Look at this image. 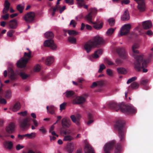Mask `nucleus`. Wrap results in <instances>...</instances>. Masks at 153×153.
I'll return each instance as SVG.
<instances>
[{"label": "nucleus", "mask_w": 153, "mask_h": 153, "mask_svg": "<svg viewBox=\"0 0 153 153\" xmlns=\"http://www.w3.org/2000/svg\"><path fill=\"white\" fill-rule=\"evenodd\" d=\"M66 105L67 103L65 102H64L61 104L60 105V110L62 111L63 110L65 109Z\"/></svg>", "instance_id": "obj_48"}, {"label": "nucleus", "mask_w": 153, "mask_h": 153, "mask_svg": "<svg viewBox=\"0 0 153 153\" xmlns=\"http://www.w3.org/2000/svg\"><path fill=\"white\" fill-rule=\"evenodd\" d=\"M35 16L34 13L31 12H28L25 15L23 18L27 23H31L34 20Z\"/></svg>", "instance_id": "obj_10"}, {"label": "nucleus", "mask_w": 153, "mask_h": 153, "mask_svg": "<svg viewBox=\"0 0 153 153\" xmlns=\"http://www.w3.org/2000/svg\"><path fill=\"white\" fill-rule=\"evenodd\" d=\"M36 135V133L34 132H32L30 134H25V137H27V138L30 139L35 137Z\"/></svg>", "instance_id": "obj_36"}, {"label": "nucleus", "mask_w": 153, "mask_h": 153, "mask_svg": "<svg viewBox=\"0 0 153 153\" xmlns=\"http://www.w3.org/2000/svg\"><path fill=\"white\" fill-rule=\"evenodd\" d=\"M31 52L29 50V52L28 53L25 52L24 53V56L25 57H27V58H22L17 62V66L18 68H23L26 67V64L29 59L32 57L31 56Z\"/></svg>", "instance_id": "obj_7"}, {"label": "nucleus", "mask_w": 153, "mask_h": 153, "mask_svg": "<svg viewBox=\"0 0 153 153\" xmlns=\"http://www.w3.org/2000/svg\"><path fill=\"white\" fill-rule=\"evenodd\" d=\"M119 56L123 59H126L128 58V54L124 47H118L114 49Z\"/></svg>", "instance_id": "obj_9"}, {"label": "nucleus", "mask_w": 153, "mask_h": 153, "mask_svg": "<svg viewBox=\"0 0 153 153\" xmlns=\"http://www.w3.org/2000/svg\"><path fill=\"white\" fill-rule=\"evenodd\" d=\"M67 128L65 127H63L60 129V134L62 135L67 134Z\"/></svg>", "instance_id": "obj_37"}, {"label": "nucleus", "mask_w": 153, "mask_h": 153, "mask_svg": "<svg viewBox=\"0 0 153 153\" xmlns=\"http://www.w3.org/2000/svg\"><path fill=\"white\" fill-rule=\"evenodd\" d=\"M106 73L108 76L111 77H112L113 76V73L112 71L110 69H107Z\"/></svg>", "instance_id": "obj_44"}, {"label": "nucleus", "mask_w": 153, "mask_h": 153, "mask_svg": "<svg viewBox=\"0 0 153 153\" xmlns=\"http://www.w3.org/2000/svg\"><path fill=\"white\" fill-rule=\"evenodd\" d=\"M54 61V58L52 56L48 57L45 59V64L48 66L50 65Z\"/></svg>", "instance_id": "obj_23"}, {"label": "nucleus", "mask_w": 153, "mask_h": 153, "mask_svg": "<svg viewBox=\"0 0 153 153\" xmlns=\"http://www.w3.org/2000/svg\"><path fill=\"white\" fill-rule=\"evenodd\" d=\"M46 108L50 114H55V110L56 108L53 106L51 105L49 106H47Z\"/></svg>", "instance_id": "obj_25"}, {"label": "nucleus", "mask_w": 153, "mask_h": 153, "mask_svg": "<svg viewBox=\"0 0 153 153\" xmlns=\"http://www.w3.org/2000/svg\"><path fill=\"white\" fill-rule=\"evenodd\" d=\"M74 0H65L66 3L70 5H72L74 4Z\"/></svg>", "instance_id": "obj_62"}, {"label": "nucleus", "mask_w": 153, "mask_h": 153, "mask_svg": "<svg viewBox=\"0 0 153 153\" xmlns=\"http://www.w3.org/2000/svg\"><path fill=\"white\" fill-rule=\"evenodd\" d=\"M85 153H95L92 147L89 144H87L85 147Z\"/></svg>", "instance_id": "obj_21"}, {"label": "nucleus", "mask_w": 153, "mask_h": 153, "mask_svg": "<svg viewBox=\"0 0 153 153\" xmlns=\"http://www.w3.org/2000/svg\"><path fill=\"white\" fill-rule=\"evenodd\" d=\"M131 28V25L129 24H126L123 26L120 31V36H123L128 33Z\"/></svg>", "instance_id": "obj_11"}, {"label": "nucleus", "mask_w": 153, "mask_h": 153, "mask_svg": "<svg viewBox=\"0 0 153 153\" xmlns=\"http://www.w3.org/2000/svg\"><path fill=\"white\" fill-rule=\"evenodd\" d=\"M76 1L78 3L79 5V6L81 7H82L83 6L84 7V8L88 9V6L87 5H85L83 3L84 2V0H76Z\"/></svg>", "instance_id": "obj_33"}, {"label": "nucleus", "mask_w": 153, "mask_h": 153, "mask_svg": "<svg viewBox=\"0 0 153 153\" xmlns=\"http://www.w3.org/2000/svg\"><path fill=\"white\" fill-rule=\"evenodd\" d=\"M139 46L137 44H134L132 46V49L133 52L135 53H138L139 51L136 49L138 48Z\"/></svg>", "instance_id": "obj_31"}, {"label": "nucleus", "mask_w": 153, "mask_h": 153, "mask_svg": "<svg viewBox=\"0 0 153 153\" xmlns=\"http://www.w3.org/2000/svg\"><path fill=\"white\" fill-rule=\"evenodd\" d=\"M21 108L20 104L19 102H16L12 108V110L14 112H16L19 110Z\"/></svg>", "instance_id": "obj_26"}, {"label": "nucleus", "mask_w": 153, "mask_h": 153, "mask_svg": "<svg viewBox=\"0 0 153 153\" xmlns=\"http://www.w3.org/2000/svg\"><path fill=\"white\" fill-rule=\"evenodd\" d=\"M9 25L11 29H16L17 26L16 20L15 19H13L10 21L9 22Z\"/></svg>", "instance_id": "obj_20"}, {"label": "nucleus", "mask_w": 153, "mask_h": 153, "mask_svg": "<svg viewBox=\"0 0 153 153\" xmlns=\"http://www.w3.org/2000/svg\"><path fill=\"white\" fill-rule=\"evenodd\" d=\"M71 123L70 119L67 117L63 118L61 121V124L63 127L68 128L71 126Z\"/></svg>", "instance_id": "obj_14"}, {"label": "nucleus", "mask_w": 153, "mask_h": 153, "mask_svg": "<svg viewBox=\"0 0 153 153\" xmlns=\"http://www.w3.org/2000/svg\"><path fill=\"white\" fill-rule=\"evenodd\" d=\"M11 96V92L10 90H8L7 91L5 92V97L7 98H10Z\"/></svg>", "instance_id": "obj_42"}, {"label": "nucleus", "mask_w": 153, "mask_h": 153, "mask_svg": "<svg viewBox=\"0 0 153 153\" xmlns=\"http://www.w3.org/2000/svg\"><path fill=\"white\" fill-rule=\"evenodd\" d=\"M85 19L89 23L94 24L93 27L96 30L100 29L102 27L103 25L102 22H101L100 24H99L97 22H94L92 21V16L91 13H89L85 17Z\"/></svg>", "instance_id": "obj_8"}, {"label": "nucleus", "mask_w": 153, "mask_h": 153, "mask_svg": "<svg viewBox=\"0 0 153 153\" xmlns=\"http://www.w3.org/2000/svg\"><path fill=\"white\" fill-rule=\"evenodd\" d=\"M10 5V3L7 0H6L4 2V7L9 8Z\"/></svg>", "instance_id": "obj_59"}, {"label": "nucleus", "mask_w": 153, "mask_h": 153, "mask_svg": "<svg viewBox=\"0 0 153 153\" xmlns=\"http://www.w3.org/2000/svg\"><path fill=\"white\" fill-rule=\"evenodd\" d=\"M124 121L121 120L116 121L114 127L115 131L118 132V135L120 141H123L125 139V133L124 130Z\"/></svg>", "instance_id": "obj_4"}, {"label": "nucleus", "mask_w": 153, "mask_h": 153, "mask_svg": "<svg viewBox=\"0 0 153 153\" xmlns=\"http://www.w3.org/2000/svg\"><path fill=\"white\" fill-rule=\"evenodd\" d=\"M19 75L23 79H27L30 76V74H27L23 72H21L19 74Z\"/></svg>", "instance_id": "obj_27"}, {"label": "nucleus", "mask_w": 153, "mask_h": 153, "mask_svg": "<svg viewBox=\"0 0 153 153\" xmlns=\"http://www.w3.org/2000/svg\"><path fill=\"white\" fill-rule=\"evenodd\" d=\"M39 131L43 134H45L47 132V130L43 126L40 127L39 129Z\"/></svg>", "instance_id": "obj_46"}, {"label": "nucleus", "mask_w": 153, "mask_h": 153, "mask_svg": "<svg viewBox=\"0 0 153 153\" xmlns=\"http://www.w3.org/2000/svg\"><path fill=\"white\" fill-rule=\"evenodd\" d=\"M104 43V41L102 37L97 36L94 37L93 40H89L84 45V48L88 53L91 51L93 48L103 44Z\"/></svg>", "instance_id": "obj_3"}, {"label": "nucleus", "mask_w": 153, "mask_h": 153, "mask_svg": "<svg viewBox=\"0 0 153 153\" xmlns=\"http://www.w3.org/2000/svg\"><path fill=\"white\" fill-rule=\"evenodd\" d=\"M137 78L136 77L134 76L129 79L127 82V83L129 84L130 83H131L132 82L135 80Z\"/></svg>", "instance_id": "obj_49"}, {"label": "nucleus", "mask_w": 153, "mask_h": 153, "mask_svg": "<svg viewBox=\"0 0 153 153\" xmlns=\"http://www.w3.org/2000/svg\"><path fill=\"white\" fill-rule=\"evenodd\" d=\"M130 2L129 0H123L121 1V4H127Z\"/></svg>", "instance_id": "obj_64"}, {"label": "nucleus", "mask_w": 153, "mask_h": 153, "mask_svg": "<svg viewBox=\"0 0 153 153\" xmlns=\"http://www.w3.org/2000/svg\"><path fill=\"white\" fill-rule=\"evenodd\" d=\"M102 52V51L101 49H99L96 51L94 54L93 55V57L94 58H97L99 57V56L98 55L101 54Z\"/></svg>", "instance_id": "obj_30"}, {"label": "nucleus", "mask_w": 153, "mask_h": 153, "mask_svg": "<svg viewBox=\"0 0 153 153\" xmlns=\"http://www.w3.org/2000/svg\"><path fill=\"white\" fill-rule=\"evenodd\" d=\"M15 125L13 123H11L6 128V131L10 134L13 133L15 131Z\"/></svg>", "instance_id": "obj_16"}, {"label": "nucleus", "mask_w": 153, "mask_h": 153, "mask_svg": "<svg viewBox=\"0 0 153 153\" xmlns=\"http://www.w3.org/2000/svg\"><path fill=\"white\" fill-rule=\"evenodd\" d=\"M2 17L4 20H7L9 17V15L8 14H6L5 15L2 16Z\"/></svg>", "instance_id": "obj_63"}, {"label": "nucleus", "mask_w": 153, "mask_h": 153, "mask_svg": "<svg viewBox=\"0 0 153 153\" xmlns=\"http://www.w3.org/2000/svg\"><path fill=\"white\" fill-rule=\"evenodd\" d=\"M4 148L9 150H11L13 148V144L12 142L9 141H5L3 143Z\"/></svg>", "instance_id": "obj_18"}, {"label": "nucleus", "mask_w": 153, "mask_h": 153, "mask_svg": "<svg viewBox=\"0 0 153 153\" xmlns=\"http://www.w3.org/2000/svg\"><path fill=\"white\" fill-rule=\"evenodd\" d=\"M68 41L69 42L72 44H76V38L72 36H70L68 37Z\"/></svg>", "instance_id": "obj_35"}, {"label": "nucleus", "mask_w": 153, "mask_h": 153, "mask_svg": "<svg viewBox=\"0 0 153 153\" xmlns=\"http://www.w3.org/2000/svg\"><path fill=\"white\" fill-rule=\"evenodd\" d=\"M142 25L144 29H147L152 27V23L150 21H147L143 22Z\"/></svg>", "instance_id": "obj_19"}, {"label": "nucleus", "mask_w": 153, "mask_h": 153, "mask_svg": "<svg viewBox=\"0 0 153 153\" xmlns=\"http://www.w3.org/2000/svg\"><path fill=\"white\" fill-rule=\"evenodd\" d=\"M85 101L84 97H77L73 100L72 103L74 104H81L84 103Z\"/></svg>", "instance_id": "obj_17"}, {"label": "nucleus", "mask_w": 153, "mask_h": 153, "mask_svg": "<svg viewBox=\"0 0 153 153\" xmlns=\"http://www.w3.org/2000/svg\"><path fill=\"white\" fill-rule=\"evenodd\" d=\"M115 28H110L108 29L106 32V34L108 36L111 35L115 31Z\"/></svg>", "instance_id": "obj_39"}, {"label": "nucleus", "mask_w": 153, "mask_h": 153, "mask_svg": "<svg viewBox=\"0 0 153 153\" xmlns=\"http://www.w3.org/2000/svg\"><path fill=\"white\" fill-rule=\"evenodd\" d=\"M15 31L13 30H11L7 32V34L8 36L11 37L13 36V34L14 33Z\"/></svg>", "instance_id": "obj_52"}, {"label": "nucleus", "mask_w": 153, "mask_h": 153, "mask_svg": "<svg viewBox=\"0 0 153 153\" xmlns=\"http://www.w3.org/2000/svg\"><path fill=\"white\" fill-rule=\"evenodd\" d=\"M115 62L117 65H118L121 64L122 62V61L120 59L118 58L116 60Z\"/></svg>", "instance_id": "obj_58"}, {"label": "nucleus", "mask_w": 153, "mask_h": 153, "mask_svg": "<svg viewBox=\"0 0 153 153\" xmlns=\"http://www.w3.org/2000/svg\"><path fill=\"white\" fill-rule=\"evenodd\" d=\"M108 22L111 26H114L115 23V20L113 18H111L108 19Z\"/></svg>", "instance_id": "obj_40"}, {"label": "nucleus", "mask_w": 153, "mask_h": 153, "mask_svg": "<svg viewBox=\"0 0 153 153\" xmlns=\"http://www.w3.org/2000/svg\"><path fill=\"white\" fill-rule=\"evenodd\" d=\"M18 114L21 116H25L27 115V112L26 111H22L18 113Z\"/></svg>", "instance_id": "obj_56"}, {"label": "nucleus", "mask_w": 153, "mask_h": 153, "mask_svg": "<svg viewBox=\"0 0 153 153\" xmlns=\"http://www.w3.org/2000/svg\"><path fill=\"white\" fill-rule=\"evenodd\" d=\"M70 117L72 120V121L74 123H77V124L78 122L77 121L76 118L75 117L74 115H72Z\"/></svg>", "instance_id": "obj_51"}, {"label": "nucleus", "mask_w": 153, "mask_h": 153, "mask_svg": "<svg viewBox=\"0 0 153 153\" xmlns=\"http://www.w3.org/2000/svg\"><path fill=\"white\" fill-rule=\"evenodd\" d=\"M74 149V146L73 143H70L67 144L66 149L69 153H71L73 151Z\"/></svg>", "instance_id": "obj_24"}, {"label": "nucleus", "mask_w": 153, "mask_h": 153, "mask_svg": "<svg viewBox=\"0 0 153 153\" xmlns=\"http://www.w3.org/2000/svg\"><path fill=\"white\" fill-rule=\"evenodd\" d=\"M143 55H134V58L136 59L134 63V68L136 71H141L143 69V72L146 73L148 71V69L145 68L147 67L150 60L149 59L143 60Z\"/></svg>", "instance_id": "obj_2"}, {"label": "nucleus", "mask_w": 153, "mask_h": 153, "mask_svg": "<svg viewBox=\"0 0 153 153\" xmlns=\"http://www.w3.org/2000/svg\"><path fill=\"white\" fill-rule=\"evenodd\" d=\"M114 146L115 153H120L121 150V146L120 143H117L116 144L115 141H112L106 144L105 146L104 150L105 153H110V151L112 149Z\"/></svg>", "instance_id": "obj_6"}, {"label": "nucleus", "mask_w": 153, "mask_h": 153, "mask_svg": "<svg viewBox=\"0 0 153 153\" xmlns=\"http://www.w3.org/2000/svg\"><path fill=\"white\" fill-rule=\"evenodd\" d=\"M76 24L77 23L75 20H72L70 22V25L71 26H72L74 27H76Z\"/></svg>", "instance_id": "obj_53"}, {"label": "nucleus", "mask_w": 153, "mask_h": 153, "mask_svg": "<svg viewBox=\"0 0 153 153\" xmlns=\"http://www.w3.org/2000/svg\"><path fill=\"white\" fill-rule=\"evenodd\" d=\"M105 62L108 65H113L114 63L110 59H106L105 60Z\"/></svg>", "instance_id": "obj_54"}, {"label": "nucleus", "mask_w": 153, "mask_h": 153, "mask_svg": "<svg viewBox=\"0 0 153 153\" xmlns=\"http://www.w3.org/2000/svg\"><path fill=\"white\" fill-rule=\"evenodd\" d=\"M24 8V7L23 6H22L21 4H19L16 7V9L20 13H22Z\"/></svg>", "instance_id": "obj_43"}, {"label": "nucleus", "mask_w": 153, "mask_h": 153, "mask_svg": "<svg viewBox=\"0 0 153 153\" xmlns=\"http://www.w3.org/2000/svg\"><path fill=\"white\" fill-rule=\"evenodd\" d=\"M105 68V66L103 64H101L100 65V68L98 70L99 73H101L102 72V71Z\"/></svg>", "instance_id": "obj_45"}, {"label": "nucleus", "mask_w": 153, "mask_h": 153, "mask_svg": "<svg viewBox=\"0 0 153 153\" xmlns=\"http://www.w3.org/2000/svg\"><path fill=\"white\" fill-rule=\"evenodd\" d=\"M138 4L137 8L141 12L144 11L145 10L146 7L144 0H134Z\"/></svg>", "instance_id": "obj_13"}, {"label": "nucleus", "mask_w": 153, "mask_h": 153, "mask_svg": "<svg viewBox=\"0 0 153 153\" xmlns=\"http://www.w3.org/2000/svg\"><path fill=\"white\" fill-rule=\"evenodd\" d=\"M93 117L92 115L90 113H88V121L86 123L87 124L89 125L92 123L94 122L93 120Z\"/></svg>", "instance_id": "obj_28"}, {"label": "nucleus", "mask_w": 153, "mask_h": 153, "mask_svg": "<svg viewBox=\"0 0 153 153\" xmlns=\"http://www.w3.org/2000/svg\"><path fill=\"white\" fill-rule=\"evenodd\" d=\"M148 82V80L147 79H142L140 81V84L143 85H145Z\"/></svg>", "instance_id": "obj_55"}, {"label": "nucleus", "mask_w": 153, "mask_h": 153, "mask_svg": "<svg viewBox=\"0 0 153 153\" xmlns=\"http://www.w3.org/2000/svg\"><path fill=\"white\" fill-rule=\"evenodd\" d=\"M6 103V100L4 98H2L0 97V103L5 104Z\"/></svg>", "instance_id": "obj_57"}, {"label": "nucleus", "mask_w": 153, "mask_h": 153, "mask_svg": "<svg viewBox=\"0 0 153 153\" xmlns=\"http://www.w3.org/2000/svg\"><path fill=\"white\" fill-rule=\"evenodd\" d=\"M130 18L128 11V10H126L121 17V19L123 21H127Z\"/></svg>", "instance_id": "obj_22"}, {"label": "nucleus", "mask_w": 153, "mask_h": 153, "mask_svg": "<svg viewBox=\"0 0 153 153\" xmlns=\"http://www.w3.org/2000/svg\"><path fill=\"white\" fill-rule=\"evenodd\" d=\"M139 86V84L136 82H134L131 84V87L133 89L137 88Z\"/></svg>", "instance_id": "obj_41"}, {"label": "nucleus", "mask_w": 153, "mask_h": 153, "mask_svg": "<svg viewBox=\"0 0 153 153\" xmlns=\"http://www.w3.org/2000/svg\"><path fill=\"white\" fill-rule=\"evenodd\" d=\"M60 7H61L59 5H56L53 8V10H54V11H56V10H59Z\"/></svg>", "instance_id": "obj_61"}, {"label": "nucleus", "mask_w": 153, "mask_h": 153, "mask_svg": "<svg viewBox=\"0 0 153 153\" xmlns=\"http://www.w3.org/2000/svg\"><path fill=\"white\" fill-rule=\"evenodd\" d=\"M67 32L69 35L74 36L79 34V33L73 30H67Z\"/></svg>", "instance_id": "obj_29"}, {"label": "nucleus", "mask_w": 153, "mask_h": 153, "mask_svg": "<svg viewBox=\"0 0 153 153\" xmlns=\"http://www.w3.org/2000/svg\"><path fill=\"white\" fill-rule=\"evenodd\" d=\"M24 147V146H21L20 144H19L16 146V148L17 150H19L20 149H22Z\"/></svg>", "instance_id": "obj_60"}, {"label": "nucleus", "mask_w": 153, "mask_h": 153, "mask_svg": "<svg viewBox=\"0 0 153 153\" xmlns=\"http://www.w3.org/2000/svg\"><path fill=\"white\" fill-rule=\"evenodd\" d=\"M74 138L70 135H68L65 136L63 140L65 141H70L74 139Z\"/></svg>", "instance_id": "obj_38"}, {"label": "nucleus", "mask_w": 153, "mask_h": 153, "mask_svg": "<svg viewBox=\"0 0 153 153\" xmlns=\"http://www.w3.org/2000/svg\"><path fill=\"white\" fill-rule=\"evenodd\" d=\"M90 12L89 13H91V15H94L96 14L97 12V10L95 8H91L90 9Z\"/></svg>", "instance_id": "obj_47"}, {"label": "nucleus", "mask_w": 153, "mask_h": 153, "mask_svg": "<svg viewBox=\"0 0 153 153\" xmlns=\"http://www.w3.org/2000/svg\"><path fill=\"white\" fill-rule=\"evenodd\" d=\"M40 70V66L39 65H37L34 67V71L35 72H39Z\"/></svg>", "instance_id": "obj_50"}, {"label": "nucleus", "mask_w": 153, "mask_h": 153, "mask_svg": "<svg viewBox=\"0 0 153 153\" xmlns=\"http://www.w3.org/2000/svg\"><path fill=\"white\" fill-rule=\"evenodd\" d=\"M8 76L9 78L12 81H14L17 79V75L14 73L13 69L9 67L8 69Z\"/></svg>", "instance_id": "obj_15"}, {"label": "nucleus", "mask_w": 153, "mask_h": 153, "mask_svg": "<svg viewBox=\"0 0 153 153\" xmlns=\"http://www.w3.org/2000/svg\"><path fill=\"white\" fill-rule=\"evenodd\" d=\"M65 94H66L65 96L67 97H72L75 96L74 92L72 91H67Z\"/></svg>", "instance_id": "obj_32"}, {"label": "nucleus", "mask_w": 153, "mask_h": 153, "mask_svg": "<svg viewBox=\"0 0 153 153\" xmlns=\"http://www.w3.org/2000/svg\"><path fill=\"white\" fill-rule=\"evenodd\" d=\"M45 37L48 39L45 40L44 42V46L45 47H49L53 50L56 49L57 46L54 43L53 40L52 39L54 37V34L51 32H48L45 34Z\"/></svg>", "instance_id": "obj_5"}, {"label": "nucleus", "mask_w": 153, "mask_h": 153, "mask_svg": "<svg viewBox=\"0 0 153 153\" xmlns=\"http://www.w3.org/2000/svg\"><path fill=\"white\" fill-rule=\"evenodd\" d=\"M31 119L28 117L24 119L20 122V128L23 130L25 129L27 126H29V123L30 122Z\"/></svg>", "instance_id": "obj_12"}, {"label": "nucleus", "mask_w": 153, "mask_h": 153, "mask_svg": "<svg viewBox=\"0 0 153 153\" xmlns=\"http://www.w3.org/2000/svg\"><path fill=\"white\" fill-rule=\"evenodd\" d=\"M109 107L111 109H114L116 111L120 110L122 112L127 114H135L137 112L136 108L132 105H125L122 103L118 104L112 102L108 104Z\"/></svg>", "instance_id": "obj_1"}, {"label": "nucleus", "mask_w": 153, "mask_h": 153, "mask_svg": "<svg viewBox=\"0 0 153 153\" xmlns=\"http://www.w3.org/2000/svg\"><path fill=\"white\" fill-rule=\"evenodd\" d=\"M117 71L119 74H125L126 73V69L123 68H117Z\"/></svg>", "instance_id": "obj_34"}]
</instances>
